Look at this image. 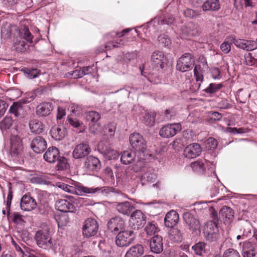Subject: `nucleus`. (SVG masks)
<instances>
[{
  "label": "nucleus",
  "instance_id": "nucleus-1",
  "mask_svg": "<svg viewBox=\"0 0 257 257\" xmlns=\"http://www.w3.org/2000/svg\"><path fill=\"white\" fill-rule=\"evenodd\" d=\"M56 186L66 192L73 194L81 195L83 194H104L108 191L106 187L89 188L80 185L78 182H72L69 184L57 182Z\"/></svg>",
  "mask_w": 257,
  "mask_h": 257
},
{
  "label": "nucleus",
  "instance_id": "nucleus-2",
  "mask_svg": "<svg viewBox=\"0 0 257 257\" xmlns=\"http://www.w3.org/2000/svg\"><path fill=\"white\" fill-rule=\"evenodd\" d=\"M130 142L131 146L138 152V162L135 167L134 171L139 172L144 167L145 160V151L147 143L142 136L139 133L132 134L130 136Z\"/></svg>",
  "mask_w": 257,
  "mask_h": 257
},
{
  "label": "nucleus",
  "instance_id": "nucleus-3",
  "mask_svg": "<svg viewBox=\"0 0 257 257\" xmlns=\"http://www.w3.org/2000/svg\"><path fill=\"white\" fill-rule=\"evenodd\" d=\"M35 239L38 245L45 249L51 248L55 244V240L50 236L47 229L38 230L36 233Z\"/></svg>",
  "mask_w": 257,
  "mask_h": 257
},
{
  "label": "nucleus",
  "instance_id": "nucleus-4",
  "mask_svg": "<svg viewBox=\"0 0 257 257\" xmlns=\"http://www.w3.org/2000/svg\"><path fill=\"white\" fill-rule=\"evenodd\" d=\"M8 148L9 155L12 158L19 157L23 150L22 140L18 135H12Z\"/></svg>",
  "mask_w": 257,
  "mask_h": 257
},
{
  "label": "nucleus",
  "instance_id": "nucleus-5",
  "mask_svg": "<svg viewBox=\"0 0 257 257\" xmlns=\"http://www.w3.org/2000/svg\"><path fill=\"white\" fill-rule=\"evenodd\" d=\"M190 167L193 171L200 174H204L206 173V168H207V174L210 173H214L215 165L212 163L207 161L206 160H197L190 164Z\"/></svg>",
  "mask_w": 257,
  "mask_h": 257
},
{
  "label": "nucleus",
  "instance_id": "nucleus-6",
  "mask_svg": "<svg viewBox=\"0 0 257 257\" xmlns=\"http://www.w3.org/2000/svg\"><path fill=\"white\" fill-rule=\"evenodd\" d=\"M194 63L193 56L189 53L183 54L177 61L176 68L181 72H186L193 67Z\"/></svg>",
  "mask_w": 257,
  "mask_h": 257
},
{
  "label": "nucleus",
  "instance_id": "nucleus-7",
  "mask_svg": "<svg viewBox=\"0 0 257 257\" xmlns=\"http://www.w3.org/2000/svg\"><path fill=\"white\" fill-rule=\"evenodd\" d=\"M145 215L140 210L135 211L130 216V225L134 229L142 228L146 223Z\"/></svg>",
  "mask_w": 257,
  "mask_h": 257
},
{
  "label": "nucleus",
  "instance_id": "nucleus-8",
  "mask_svg": "<svg viewBox=\"0 0 257 257\" xmlns=\"http://www.w3.org/2000/svg\"><path fill=\"white\" fill-rule=\"evenodd\" d=\"M98 229V224L96 220L89 218L83 223L82 226L83 235L86 237L93 236L96 234Z\"/></svg>",
  "mask_w": 257,
  "mask_h": 257
},
{
  "label": "nucleus",
  "instance_id": "nucleus-9",
  "mask_svg": "<svg viewBox=\"0 0 257 257\" xmlns=\"http://www.w3.org/2000/svg\"><path fill=\"white\" fill-rule=\"evenodd\" d=\"M135 236L133 231L122 230L119 232L116 237V244L119 247L127 246L133 241Z\"/></svg>",
  "mask_w": 257,
  "mask_h": 257
},
{
  "label": "nucleus",
  "instance_id": "nucleus-10",
  "mask_svg": "<svg viewBox=\"0 0 257 257\" xmlns=\"http://www.w3.org/2000/svg\"><path fill=\"white\" fill-rule=\"evenodd\" d=\"M205 237L208 240H215L219 236V230L216 222L208 221L204 228Z\"/></svg>",
  "mask_w": 257,
  "mask_h": 257
},
{
  "label": "nucleus",
  "instance_id": "nucleus-11",
  "mask_svg": "<svg viewBox=\"0 0 257 257\" xmlns=\"http://www.w3.org/2000/svg\"><path fill=\"white\" fill-rule=\"evenodd\" d=\"M98 150L106 159L109 160L115 159L119 156L118 153L116 151L112 149L108 145V143L105 144L103 141H101L98 143Z\"/></svg>",
  "mask_w": 257,
  "mask_h": 257
},
{
  "label": "nucleus",
  "instance_id": "nucleus-12",
  "mask_svg": "<svg viewBox=\"0 0 257 257\" xmlns=\"http://www.w3.org/2000/svg\"><path fill=\"white\" fill-rule=\"evenodd\" d=\"M181 130L180 123L168 124L162 127L159 132L160 135L164 138H169L175 136Z\"/></svg>",
  "mask_w": 257,
  "mask_h": 257
},
{
  "label": "nucleus",
  "instance_id": "nucleus-13",
  "mask_svg": "<svg viewBox=\"0 0 257 257\" xmlns=\"http://www.w3.org/2000/svg\"><path fill=\"white\" fill-rule=\"evenodd\" d=\"M125 225L124 220L119 216L111 218L107 223L108 229L115 233L124 229Z\"/></svg>",
  "mask_w": 257,
  "mask_h": 257
},
{
  "label": "nucleus",
  "instance_id": "nucleus-14",
  "mask_svg": "<svg viewBox=\"0 0 257 257\" xmlns=\"http://www.w3.org/2000/svg\"><path fill=\"white\" fill-rule=\"evenodd\" d=\"M233 43L240 49L246 51H252L257 48V42L253 40H246L244 39H235L234 36Z\"/></svg>",
  "mask_w": 257,
  "mask_h": 257
},
{
  "label": "nucleus",
  "instance_id": "nucleus-15",
  "mask_svg": "<svg viewBox=\"0 0 257 257\" xmlns=\"http://www.w3.org/2000/svg\"><path fill=\"white\" fill-rule=\"evenodd\" d=\"M91 152V149L87 144H80L77 145L73 151V157L76 159H81L87 156Z\"/></svg>",
  "mask_w": 257,
  "mask_h": 257
},
{
  "label": "nucleus",
  "instance_id": "nucleus-16",
  "mask_svg": "<svg viewBox=\"0 0 257 257\" xmlns=\"http://www.w3.org/2000/svg\"><path fill=\"white\" fill-rule=\"evenodd\" d=\"M183 219L190 230L194 231L199 229L200 226L199 220L191 213H185L183 215Z\"/></svg>",
  "mask_w": 257,
  "mask_h": 257
},
{
  "label": "nucleus",
  "instance_id": "nucleus-17",
  "mask_svg": "<svg viewBox=\"0 0 257 257\" xmlns=\"http://www.w3.org/2000/svg\"><path fill=\"white\" fill-rule=\"evenodd\" d=\"M37 203L35 200L29 194L24 195L21 198L20 206L25 211H30L36 208Z\"/></svg>",
  "mask_w": 257,
  "mask_h": 257
},
{
  "label": "nucleus",
  "instance_id": "nucleus-18",
  "mask_svg": "<svg viewBox=\"0 0 257 257\" xmlns=\"http://www.w3.org/2000/svg\"><path fill=\"white\" fill-rule=\"evenodd\" d=\"M201 153L200 146L197 143H193L187 146L184 151L185 157L189 159L196 158L200 155Z\"/></svg>",
  "mask_w": 257,
  "mask_h": 257
},
{
  "label": "nucleus",
  "instance_id": "nucleus-19",
  "mask_svg": "<svg viewBox=\"0 0 257 257\" xmlns=\"http://www.w3.org/2000/svg\"><path fill=\"white\" fill-rule=\"evenodd\" d=\"M31 147L35 153H41L46 149L47 143L42 137L37 136L31 141Z\"/></svg>",
  "mask_w": 257,
  "mask_h": 257
},
{
  "label": "nucleus",
  "instance_id": "nucleus-20",
  "mask_svg": "<svg viewBox=\"0 0 257 257\" xmlns=\"http://www.w3.org/2000/svg\"><path fill=\"white\" fill-rule=\"evenodd\" d=\"M85 168L92 171H98L101 168V163L98 159L92 156L88 157L84 163Z\"/></svg>",
  "mask_w": 257,
  "mask_h": 257
},
{
  "label": "nucleus",
  "instance_id": "nucleus-21",
  "mask_svg": "<svg viewBox=\"0 0 257 257\" xmlns=\"http://www.w3.org/2000/svg\"><path fill=\"white\" fill-rule=\"evenodd\" d=\"M152 65L162 68L166 63V58L163 52L155 51L151 56Z\"/></svg>",
  "mask_w": 257,
  "mask_h": 257
},
{
  "label": "nucleus",
  "instance_id": "nucleus-22",
  "mask_svg": "<svg viewBox=\"0 0 257 257\" xmlns=\"http://www.w3.org/2000/svg\"><path fill=\"white\" fill-rule=\"evenodd\" d=\"M151 250L156 253H159L163 250V243L162 236L156 235L153 237L150 241Z\"/></svg>",
  "mask_w": 257,
  "mask_h": 257
},
{
  "label": "nucleus",
  "instance_id": "nucleus-23",
  "mask_svg": "<svg viewBox=\"0 0 257 257\" xmlns=\"http://www.w3.org/2000/svg\"><path fill=\"white\" fill-rule=\"evenodd\" d=\"M138 152H133L131 150H127L123 152L120 157L121 162L123 164L127 165L132 163L134 161H136V164L134 167V169L138 162L137 157Z\"/></svg>",
  "mask_w": 257,
  "mask_h": 257
},
{
  "label": "nucleus",
  "instance_id": "nucleus-24",
  "mask_svg": "<svg viewBox=\"0 0 257 257\" xmlns=\"http://www.w3.org/2000/svg\"><path fill=\"white\" fill-rule=\"evenodd\" d=\"M56 206L59 211L63 212H74L76 210L73 204L65 199L57 201Z\"/></svg>",
  "mask_w": 257,
  "mask_h": 257
},
{
  "label": "nucleus",
  "instance_id": "nucleus-25",
  "mask_svg": "<svg viewBox=\"0 0 257 257\" xmlns=\"http://www.w3.org/2000/svg\"><path fill=\"white\" fill-rule=\"evenodd\" d=\"M59 151L55 147H50L44 155L43 158L47 162L53 163L59 158Z\"/></svg>",
  "mask_w": 257,
  "mask_h": 257
},
{
  "label": "nucleus",
  "instance_id": "nucleus-26",
  "mask_svg": "<svg viewBox=\"0 0 257 257\" xmlns=\"http://www.w3.org/2000/svg\"><path fill=\"white\" fill-rule=\"evenodd\" d=\"M179 220L178 213L174 210H171L166 215L164 219L165 225L168 227H173L177 224Z\"/></svg>",
  "mask_w": 257,
  "mask_h": 257
},
{
  "label": "nucleus",
  "instance_id": "nucleus-27",
  "mask_svg": "<svg viewBox=\"0 0 257 257\" xmlns=\"http://www.w3.org/2000/svg\"><path fill=\"white\" fill-rule=\"evenodd\" d=\"M53 109V105L50 102H43L36 108V114L40 116H46L50 114Z\"/></svg>",
  "mask_w": 257,
  "mask_h": 257
},
{
  "label": "nucleus",
  "instance_id": "nucleus-28",
  "mask_svg": "<svg viewBox=\"0 0 257 257\" xmlns=\"http://www.w3.org/2000/svg\"><path fill=\"white\" fill-rule=\"evenodd\" d=\"M66 130L65 127L60 125H55L50 130L51 137L57 141L63 139L66 135Z\"/></svg>",
  "mask_w": 257,
  "mask_h": 257
},
{
  "label": "nucleus",
  "instance_id": "nucleus-29",
  "mask_svg": "<svg viewBox=\"0 0 257 257\" xmlns=\"http://www.w3.org/2000/svg\"><path fill=\"white\" fill-rule=\"evenodd\" d=\"M142 178L143 180L146 181L151 183H153V187L154 188H159L161 186V183L159 181H157L156 183H154L156 181L157 175L152 169H150L145 172L142 175Z\"/></svg>",
  "mask_w": 257,
  "mask_h": 257
},
{
  "label": "nucleus",
  "instance_id": "nucleus-30",
  "mask_svg": "<svg viewBox=\"0 0 257 257\" xmlns=\"http://www.w3.org/2000/svg\"><path fill=\"white\" fill-rule=\"evenodd\" d=\"M144 253V248L142 244H137L132 246L126 252L124 257H140Z\"/></svg>",
  "mask_w": 257,
  "mask_h": 257
},
{
  "label": "nucleus",
  "instance_id": "nucleus-31",
  "mask_svg": "<svg viewBox=\"0 0 257 257\" xmlns=\"http://www.w3.org/2000/svg\"><path fill=\"white\" fill-rule=\"evenodd\" d=\"M116 208L119 213L128 216L135 207L131 202L125 201L118 203L116 206Z\"/></svg>",
  "mask_w": 257,
  "mask_h": 257
},
{
  "label": "nucleus",
  "instance_id": "nucleus-32",
  "mask_svg": "<svg viewBox=\"0 0 257 257\" xmlns=\"http://www.w3.org/2000/svg\"><path fill=\"white\" fill-rule=\"evenodd\" d=\"M234 216L233 210L229 207L224 206L219 211V217L225 221H230Z\"/></svg>",
  "mask_w": 257,
  "mask_h": 257
},
{
  "label": "nucleus",
  "instance_id": "nucleus-33",
  "mask_svg": "<svg viewBox=\"0 0 257 257\" xmlns=\"http://www.w3.org/2000/svg\"><path fill=\"white\" fill-rule=\"evenodd\" d=\"M9 111L16 117H22L24 114L23 106L19 102L13 103L9 109Z\"/></svg>",
  "mask_w": 257,
  "mask_h": 257
},
{
  "label": "nucleus",
  "instance_id": "nucleus-34",
  "mask_svg": "<svg viewBox=\"0 0 257 257\" xmlns=\"http://www.w3.org/2000/svg\"><path fill=\"white\" fill-rule=\"evenodd\" d=\"M204 11H217L220 9L219 0H207L202 6Z\"/></svg>",
  "mask_w": 257,
  "mask_h": 257
},
{
  "label": "nucleus",
  "instance_id": "nucleus-35",
  "mask_svg": "<svg viewBox=\"0 0 257 257\" xmlns=\"http://www.w3.org/2000/svg\"><path fill=\"white\" fill-rule=\"evenodd\" d=\"M155 116L156 115L154 112L145 111L143 116L141 119L142 122L146 125L151 126L155 123Z\"/></svg>",
  "mask_w": 257,
  "mask_h": 257
},
{
  "label": "nucleus",
  "instance_id": "nucleus-36",
  "mask_svg": "<svg viewBox=\"0 0 257 257\" xmlns=\"http://www.w3.org/2000/svg\"><path fill=\"white\" fill-rule=\"evenodd\" d=\"M29 127L31 132L40 134L42 132L43 125L42 123L38 119H34L29 122Z\"/></svg>",
  "mask_w": 257,
  "mask_h": 257
},
{
  "label": "nucleus",
  "instance_id": "nucleus-37",
  "mask_svg": "<svg viewBox=\"0 0 257 257\" xmlns=\"http://www.w3.org/2000/svg\"><path fill=\"white\" fill-rule=\"evenodd\" d=\"M234 40L233 36H229L220 45V49L224 54L228 53L231 50V45Z\"/></svg>",
  "mask_w": 257,
  "mask_h": 257
},
{
  "label": "nucleus",
  "instance_id": "nucleus-38",
  "mask_svg": "<svg viewBox=\"0 0 257 257\" xmlns=\"http://www.w3.org/2000/svg\"><path fill=\"white\" fill-rule=\"evenodd\" d=\"M13 124V120L11 117L6 116L0 121V129L4 135L7 133Z\"/></svg>",
  "mask_w": 257,
  "mask_h": 257
},
{
  "label": "nucleus",
  "instance_id": "nucleus-39",
  "mask_svg": "<svg viewBox=\"0 0 257 257\" xmlns=\"http://www.w3.org/2000/svg\"><path fill=\"white\" fill-rule=\"evenodd\" d=\"M170 239L174 242H180L182 240V234L179 229L172 228L169 232Z\"/></svg>",
  "mask_w": 257,
  "mask_h": 257
},
{
  "label": "nucleus",
  "instance_id": "nucleus-40",
  "mask_svg": "<svg viewBox=\"0 0 257 257\" xmlns=\"http://www.w3.org/2000/svg\"><path fill=\"white\" fill-rule=\"evenodd\" d=\"M206 243L200 242L192 246V248L196 254L202 256L206 252Z\"/></svg>",
  "mask_w": 257,
  "mask_h": 257
},
{
  "label": "nucleus",
  "instance_id": "nucleus-41",
  "mask_svg": "<svg viewBox=\"0 0 257 257\" xmlns=\"http://www.w3.org/2000/svg\"><path fill=\"white\" fill-rule=\"evenodd\" d=\"M145 230L148 235H152L157 232L159 229L157 224L155 222H149L147 224Z\"/></svg>",
  "mask_w": 257,
  "mask_h": 257
},
{
  "label": "nucleus",
  "instance_id": "nucleus-42",
  "mask_svg": "<svg viewBox=\"0 0 257 257\" xmlns=\"http://www.w3.org/2000/svg\"><path fill=\"white\" fill-rule=\"evenodd\" d=\"M127 42L124 38L120 39L119 40H117L115 42H108L105 45V49L108 50H110L112 48H115L120 47L121 45H123L125 44V42Z\"/></svg>",
  "mask_w": 257,
  "mask_h": 257
},
{
  "label": "nucleus",
  "instance_id": "nucleus-43",
  "mask_svg": "<svg viewBox=\"0 0 257 257\" xmlns=\"http://www.w3.org/2000/svg\"><path fill=\"white\" fill-rule=\"evenodd\" d=\"M56 219L59 227L66 226L69 222V217L68 215L65 213L57 216Z\"/></svg>",
  "mask_w": 257,
  "mask_h": 257
},
{
  "label": "nucleus",
  "instance_id": "nucleus-44",
  "mask_svg": "<svg viewBox=\"0 0 257 257\" xmlns=\"http://www.w3.org/2000/svg\"><path fill=\"white\" fill-rule=\"evenodd\" d=\"M182 34L183 38L186 39L187 37H193L197 35V31L192 30L189 27H184L182 30Z\"/></svg>",
  "mask_w": 257,
  "mask_h": 257
},
{
  "label": "nucleus",
  "instance_id": "nucleus-45",
  "mask_svg": "<svg viewBox=\"0 0 257 257\" xmlns=\"http://www.w3.org/2000/svg\"><path fill=\"white\" fill-rule=\"evenodd\" d=\"M90 133L95 135H100L102 134L101 127L99 123H93L89 125Z\"/></svg>",
  "mask_w": 257,
  "mask_h": 257
},
{
  "label": "nucleus",
  "instance_id": "nucleus-46",
  "mask_svg": "<svg viewBox=\"0 0 257 257\" xmlns=\"http://www.w3.org/2000/svg\"><path fill=\"white\" fill-rule=\"evenodd\" d=\"M86 118L87 119L90 121L92 123H96L100 118V115L96 111H91L87 113Z\"/></svg>",
  "mask_w": 257,
  "mask_h": 257
},
{
  "label": "nucleus",
  "instance_id": "nucleus-47",
  "mask_svg": "<svg viewBox=\"0 0 257 257\" xmlns=\"http://www.w3.org/2000/svg\"><path fill=\"white\" fill-rule=\"evenodd\" d=\"M194 72L196 81L197 82H199L198 83V86L199 87L200 86V82H202L203 80V76L201 70L200 66L196 65L194 69Z\"/></svg>",
  "mask_w": 257,
  "mask_h": 257
},
{
  "label": "nucleus",
  "instance_id": "nucleus-48",
  "mask_svg": "<svg viewBox=\"0 0 257 257\" xmlns=\"http://www.w3.org/2000/svg\"><path fill=\"white\" fill-rule=\"evenodd\" d=\"M11 30L10 25L6 24L1 28V36L5 39L9 38L11 36Z\"/></svg>",
  "mask_w": 257,
  "mask_h": 257
},
{
  "label": "nucleus",
  "instance_id": "nucleus-49",
  "mask_svg": "<svg viewBox=\"0 0 257 257\" xmlns=\"http://www.w3.org/2000/svg\"><path fill=\"white\" fill-rule=\"evenodd\" d=\"M222 87V85L221 83H211L205 89V91L208 93H213L220 90Z\"/></svg>",
  "mask_w": 257,
  "mask_h": 257
},
{
  "label": "nucleus",
  "instance_id": "nucleus-50",
  "mask_svg": "<svg viewBox=\"0 0 257 257\" xmlns=\"http://www.w3.org/2000/svg\"><path fill=\"white\" fill-rule=\"evenodd\" d=\"M115 126L113 123H109L103 131V135L107 136L108 138H111L114 134Z\"/></svg>",
  "mask_w": 257,
  "mask_h": 257
},
{
  "label": "nucleus",
  "instance_id": "nucleus-51",
  "mask_svg": "<svg viewBox=\"0 0 257 257\" xmlns=\"http://www.w3.org/2000/svg\"><path fill=\"white\" fill-rule=\"evenodd\" d=\"M245 63L248 66H257V59L252 56L250 53H248L244 56Z\"/></svg>",
  "mask_w": 257,
  "mask_h": 257
},
{
  "label": "nucleus",
  "instance_id": "nucleus-52",
  "mask_svg": "<svg viewBox=\"0 0 257 257\" xmlns=\"http://www.w3.org/2000/svg\"><path fill=\"white\" fill-rule=\"evenodd\" d=\"M23 38L28 42L32 43L33 42V37L29 32L28 28L25 27L20 32Z\"/></svg>",
  "mask_w": 257,
  "mask_h": 257
},
{
  "label": "nucleus",
  "instance_id": "nucleus-53",
  "mask_svg": "<svg viewBox=\"0 0 257 257\" xmlns=\"http://www.w3.org/2000/svg\"><path fill=\"white\" fill-rule=\"evenodd\" d=\"M222 257H240V256L236 250L229 248L224 251Z\"/></svg>",
  "mask_w": 257,
  "mask_h": 257
},
{
  "label": "nucleus",
  "instance_id": "nucleus-54",
  "mask_svg": "<svg viewBox=\"0 0 257 257\" xmlns=\"http://www.w3.org/2000/svg\"><path fill=\"white\" fill-rule=\"evenodd\" d=\"M57 161V168L58 170H64L66 168L67 161L64 157H60L58 159Z\"/></svg>",
  "mask_w": 257,
  "mask_h": 257
},
{
  "label": "nucleus",
  "instance_id": "nucleus-55",
  "mask_svg": "<svg viewBox=\"0 0 257 257\" xmlns=\"http://www.w3.org/2000/svg\"><path fill=\"white\" fill-rule=\"evenodd\" d=\"M183 14L185 17L189 18H193L198 16L200 15L199 12L190 9H187L185 10L184 11Z\"/></svg>",
  "mask_w": 257,
  "mask_h": 257
},
{
  "label": "nucleus",
  "instance_id": "nucleus-56",
  "mask_svg": "<svg viewBox=\"0 0 257 257\" xmlns=\"http://www.w3.org/2000/svg\"><path fill=\"white\" fill-rule=\"evenodd\" d=\"M158 41L164 46H167L171 44V40L166 34L161 35L158 37Z\"/></svg>",
  "mask_w": 257,
  "mask_h": 257
},
{
  "label": "nucleus",
  "instance_id": "nucleus-57",
  "mask_svg": "<svg viewBox=\"0 0 257 257\" xmlns=\"http://www.w3.org/2000/svg\"><path fill=\"white\" fill-rule=\"evenodd\" d=\"M15 47L17 51L24 52L27 50L28 46L24 41H22L18 43L16 42Z\"/></svg>",
  "mask_w": 257,
  "mask_h": 257
},
{
  "label": "nucleus",
  "instance_id": "nucleus-58",
  "mask_svg": "<svg viewBox=\"0 0 257 257\" xmlns=\"http://www.w3.org/2000/svg\"><path fill=\"white\" fill-rule=\"evenodd\" d=\"M217 146V141L213 138H209L206 141V147L210 150L214 149Z\"/></svg>",
  "mask_w": 257,
  "mask_h": 257
},
{
  "label": "nucleus",
  "instance_id": "nucleus-59",
  "mask_svg": "<svg viewBox=\"0 0 257 257\" xmlns=\"http://www.w3.org/2000/svg\"><path fill=\"white\" fill-rule=\"evenodd\" d=\"M26 73L27 77L30 79H33L37 77L39 74V71L37 69H28Z\"/></svg>",
  "mask_w": 257,
  "mask_h": 257
},
{
  "label": "nucleus",
  "instance_id": "nucleus-60",
  "mask_svg": "<svg viewBox=\"0 0 257 257\" xmlns=\"http://www.w3.org/2000/svg\"><path fill=\"white\" fill-rule=\"evenodd\" d=\"M211 73L213 79H219L221 78L220 70L218 68H212L211 70Z\"/></svg>",
  "mask_w": 257,
  "mask_h": 257
},
{
  "label": "nucleus",
  "instance_id": "nucleus-61",
  "mask_svg": "<svg viewBox=\"0 0 257 257\" xmlns=\"http://www.w3.org/2000/svg\"><path fill=\"white\" fill-rule=\"evenodd\" d=\"M8 106V105L5 101L1 99L0 100V118L5 113Z\"/></svg>",
  "mask_w": 257,
  "mask_h": 257
},
{
  "label": "nucleus",
  "instance_id": "nucleus-62",
  "mask_svg": "<svg viewBox=\"0 0 257 257\" xmlns=\"http://www.w3.org/2000/svg\"><path fill=\"white\" fill-rule=\"evenodd\" d=\"M69 123L74 127L80 126L82 123L76 118L69 117L68 118Z\"/></svg>",
  "mask_w": 257,
  "mask_h": 257
},
{
  "label": "nucleus",
  "instance_id": "nucleus-63",
  "mask_svg": "<svg viewBox=\"0 0 257 257\" xmlns=\"http://www.w3.org/2000/svg\"><path fill=\"white\" fill-rule=\"evenodd\" d=\"M70 75H71L72 78L77 79L83 76V72H81V69H76L71 72Z\"/></svg>",
  "mask_w": 257,
  "mask_h": 257
},
{
  "label": "nucleus",
  "instance_id": "nucleus-64",
  "mask_svg": "<svg viewBox=\"0 0 257 257\" xmlns=\"http://www.w3.org/2000/svg\"><path fill=\"white\" fill-rule=\"evenodd\" d=\"M251 226L249 223H246L244 225V231L242 233V236H245L246 237L249 236L251 234Z\"/></svg>",
  "mask_w": 257,
  "mask_h": 257
}]
</instances>
